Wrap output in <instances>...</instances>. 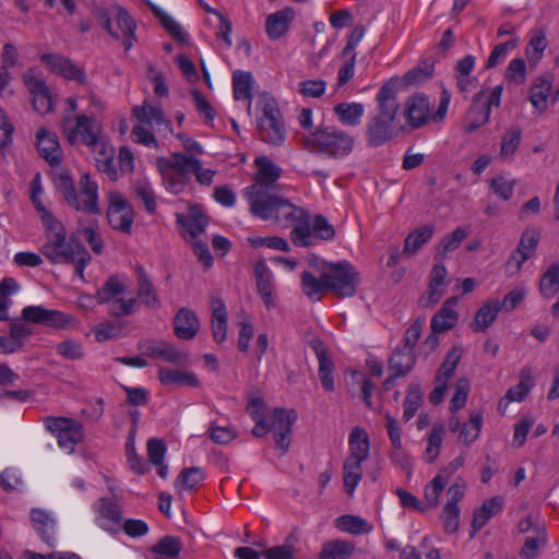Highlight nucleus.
I'll list each match as a JSON object with an SVG mask.
<instances>
[{"label":"nucleus","instance_id":"obj_63","mask_svg":"<svg viewBox=\"0 0 559 559\" xmlns=\"http://www.w3.org/2000/svg\"><path fill=\"white\" fill-rule=\"evenodd\" d=\"M520 142L521 130L518 128L508 130L502 138L500 156L503 158L512 156L520 145Z\"/></svg>","mask_w":559,"mask_h":559},{"label":"nucleus","instance_id":"obj_61","mask_svg":"<svg viewBox=\"0 0 559 559\" xmlns=\"http://www.w3.org/2000/svg\"><path fill=\"white\" fill-rule=\"evenodd\" d=\"M158 358H163L178 366H185L189 361L188 354L180 352L176 346L167 342H160V354Z\"/></svg>","mask_w":559,"mask_h":559},{"label":"nucleus","instance_id":"obj_46","mask_svg":"<svg viewBox=\"0 0 559 559\" xmlns=\"http://www.w3.org/2000/svg\"><path fill=\"white\" fill-rule=\"evenodd\" d=\"M547 543V533L544 524H536L535 536H530L525 539L524 546L521 550V556L524 559H534L537 556V550L540 546Z\"/></svg>","mask_w":559,"mask_h":559},{"label":"nucleus","instance_id":"obj_8","mask_svg":"<svg viewBox=\"0 0 559 559\" xmlns=\"http://www.w3.org/2000/svg\"><path fill=\"white\" fill-rule=\"evenodd\" d=\"M177 153L168 158H158L157 164L163 175L166 189L171 193H180L190 181V169L179 160Z\"/></svg>","mask_w":559,"mask_h":559},{"label":"nucleus","instance_id":"obj_2","mask_svg":"<svg viewBox=\"0 0 559 559\" xmlns=\"http://www.w3.org/2000/svg\"><path fill=\"white\" fill-rule=\"evenodd\" d=\"M397 78L390 79L377 95L378 114L367 126V139L371 146H380L391 140L394 134L393 122L397 116L400 104L396 99Z\"/></svg>","mask_w":559,"mask_h":559},{"label":"nucleus","instance_id":"obj_44","mask_svg":"<svg viewBox=\"0 0 559 559\" xmlns=\"http://www.w3.org/2000/svg\"><path fill=\"white\" fill-rule=\"evenodd\" d=\"M179 160L186 164L190 169V175L194 174L197 181L201 185L210 186L213 181L214 171L211 169H202L201 160L195 156H187L182 153H177L176 156Z\"/></svg>","mask_w":559,"mask_h":559},{"label":"nucleus","instance_id":"obj_35","mask_svg":"<svg viewBox=\"0 0 559 559\" xmlns=\"http://www.w3.org/2000/svg\"><path fill=\"white\" fill-rule=\"evenodd\" d=\"M333 111L343 124L354 127L360 123L365 108L360 103H340Z\"/></svg>","mask_w":559,"mask_h":559},{"label":"nucleus","instance_id":"obj_26","mask_svg":"<svg viewBox=\"0 0 559 559\" xmlns=\"http://www.w3.org/2000/svg\"><path fill=\"white\" fill-rule=\"evenodd\" d=\"M254 163L258 166V173L253 185H261L266 190L274 188L275 182L281 177V168L266 156L257 157Z\"/></svg>","mask_w":559,"mask_h":559},{"label":"nucleus","instance_id":"obj_55","mask_svg":"<svg viewBox=\"0 0 559 559\" xmlns=\"http://www.w3.org/2000/svg\"><path fill=\"white\" fill-rule=\"evenodd\" d=\"M461 357V348L459 346L452 347L447 354L445 359L441 364L436 377L449 381V379L454 374Z\"/></svg>","mask_w":559,"mask_h":559},{"label":"nucleus","instance_id":"obj_30","mask_svg":"<svg viewBox=\"0 0 559 559\" xmlns=\"http://www.w3.org/2000/svg\"><path fill=\"white\" fill-rule=\"evenodd\" d=\"M416 364L414 350L403 347L396 348L388 360L389 369L395 372V377H405Z\"/></svg>","mask_w":559,"mask_h":559},{"label":"nucleus","instance_id":"obj_24","mask_svg":"<svg viewBox=\"0 0 559 559\" xmlns=\"http://www.w3.org/2000/svg\"><path fill=\"white\" fill-rule=\"evenodd\" d=\"M295 19L293 8H284L275 13L270 14L265 21V31L270 39H280L289 28V24Z\"/></svg>","mask_w":559,"mask_h":559},{"label":"nucleus","instance_id":"obj_1","mask_svg":"<svg viewBox=\"0 0 559 559\" xmlns=\"http://www.w3.org/2000/svg\"><path fill=\"white\" fill-rule=\"evenodd\" d=\"M300 284L305 295L313 300H320L324 292H331L341 298L353 297L360 284V274L348 261L342 260L328 266L323 278H317L310 271L300 275Z\"/></svg>","mask_w":559,"mask_h":559},{"label":"nucleus","instance_id":"obj_43","mask_svg":"<svg viewBox=\"0 0 559 559\" xmlns=\"http://www.w3.org/2000/svg\"><path fill=\"white\" fill-rule=\"evenodd\" d=\"M350 455L348 457H356L366 460L369 454V438L366 431L359 427L352 430L349 435Z\"/></svg>","mask_w":559,"mask_h":559},{"label":"nucleus","instance_id":"obj_50","mask_svg":"<svg viewBox=\"0 0 559 559\" xmlns=\"http://www.w3.org/2000/svg\"><path fill=\"white\" fill-rule=\"evenodd\" d=\"M534 384L531 370L527 368L522 369L521 379L516 386L510 388L506 394V399L510 402H521L528 394Z\"/></svg>","mask_w":559,"mask_h":559},{"label":"nucleus","instance_id":"obj_47","mask_svg":"<svg viewBox=\"0 0 559 559\" xmlns=\"http://www.w3.org/2000/svg\"><path fill=\"white\" fill-rule=\"evenodd\" d=\"M435 62L430 60H425L418 67L409 70L403 76V82L406 86H413L421 84L433 75Z\"/></svg>","mask_w":559,"mask_h":559},{"label":"nucleus","instance_id":"obj_7","mask_svg":"<svg viewBox=\"0 0 559 559\" xmlns=\"http://www.w3.org/2000/svg\"><path fill=\"white\" fill-rule=\"evenodd\" d=\"M258 130L262 141L275 146L284 143L286 136L285 126L275 102H266L263 116L259 119Z\"/></svg>","mask_w":559,"mask_h":559},{"label":"nucleus","instance_id":"obj_64","mask_svg":"<svg viewBox=\"0 0 559 559\" xmlns=\"http://www.w3.org/2000/svg\"><path fill=\"white\" fill-rule=\"evenodd\" d=\"M447 485V479L438 474L425 488V498L427 502L437 507L439 504V496L443 491Z\"/></svg>","mask_w":559,"mask_h":559},{"label":"nucleus","instance_id":"obj_51","mask_svg":"<svg viewBox=\"0 0 559 559\" xmlns=\"http://www.w3.org/2000/svg\"><path fill=\"white\" fill-rule=\"evenodd\" d=\"M124 290L126 287L119 281L118 276L111 275L97 290L96 299L99 304H107L110 302L115 297L121 295Z\"/></svg>","mask_w":559,"mask_h":559},{"label":"nucleus","instance_id":"obj_52","mask_svg":"<svg viewBox=\"0 0 559 559\" xmlns=\"http://www.w3.org/2000/svg\"><path fill=\"white\" fill-rule=\"evenodd\" d=\"M76 121L79 122L80 134L82 136L83 142L87 146L92 147L94 152L100 150L102 144L105 143L99 142L98 134L91 124L90 118L86 115H79L76 117Z\"/></svg>","mask_w":559,"mask_h":559},{"label":"nucleus","instance_id":"obj_25","mask_svg":"<svg viewBox=\"0 0 559 559\" xmlns=\"http://www.w3.org/2000/svg\"><path fill=\"white\" fill-rule=\"evenodd\" d=\"M503 502L504 500L502 497L496 496L485 500L481 507L474 511L472 520V536L480 531L491 516L496 515L502 510Z\"/></svg>","mask_w":559,"mask_h":559},{"label":"nucleus","instance_id":"obj_28","mask_svg":"<svg viewBox=\"0 0 559 559\" xmlns=\"http://www.w3.org/2000/svg\"><path fill=\"white\" fill-rule=\"evenodd\" d=\"M211 306L213 337L218 344H221L227 336V310L224 301L215 296L211 299Z\"/></svg>","mask_w":559,"mask_h":559},{"label":"nucleus","instance_id":"obj_11","mask_svg":"<svg viewBox=\"0 0 559 559\" xmlns=\"http://www.w3.org/2000/svg\"><path fill=\"white\" fill-rule=\"evenodd\" d=\"M540 231L536 228H527L521 236L518 248L511 253L507 262V272L510 276L520 272L523 263L535 254Z\"/></svg>","mask_w":559,"mask_h":559},{"label":"nucleus","instance_id":"obj_10","mask_svg":"<svg viewBox=\"0 0 559 559\" xmlns=\"http://www.w3.org/2000/svg\"><path fill=\"white\" fill-rule=\"evenodd\" d=\"M107 218L112 228L130 234L134 221L133 207L120 193L110 192Z\"/></svg>","mask_w":559,"mask_h":559},{"label":"nucleus","instance_id":"obj_54","mask_svg":"<svg viewBox=\"0 0 559 559\" xmlns=\"http://www.w3.org/2000/svg\"><path fill=\"white\" fill-rule=\"evenodd\" d=\"M58 438V444L67 449L70 453L74 451V447L82 440V426L75 420L72 423L71 427H68L63 430Z\"/></svg>","mask_w":559,"mask_h":559},{"label":"nucleus","instance_id":"obj_22","mask_svg":"<svg viewBox=\"0 0 559 559\" xmlns=\"http://www.w3.org/2000/svg\"><path fill=\"white\" fill-rule=\"evenodd\" d=\"M254 275L257 281V289L267 309L274 308L273 300L274 282L272 273L264 260L255 263Z\"/></svg>","mask_w":559,"mask_h":559},{"label":"nucleus","instance_id":"obj_48","mask_svg":"<svg viewBox=\"0 0 559 559\" xmlns=\"http://www.w3.org/2000/svg\"><path fill=\"white\" fill-rule=\"evenodd\" d=\"M445 429L443 425L436 424L428 436V445L425 451V461L429 464L433 463L438 457L443 441Z\"/></svg>","mask_w":559,"mask_h":559},{"label":"nucleus","instance_id":"obj_18","mask_svg":"<svg viewBox=\"0 0 559 559\" xmlns=\"http://www.w3.org/2000/svg\"><path fill=\"white\" fill-rule=\"evenodd\" d=\"M61 252L69 255V258H67L64 261H61L60 264H73L75 274L83 280L84 270L91 262L92 258L79 237L72 234L69 237L67 245L62 248Z\"/></svg>","mask_w":559,"mask_h":559},{"label":"nucleus","instance_id":"obj_45","mask_svg":"<svg viewBox=\"0 0 559 559\" xmlns=\"http://www.w3.org/2000/svg\"><path fill=\"white\" fill-rule=\"evenodd\" d=\"M559 290V263L551 264L542 275L539 292L547 298H552Z\"/></svg>","mask_w":559,"mask_h":559},{"label":"nucleus","instance_id":"obj_42","mask_svg":"<svg viewBox=\"0 0 559 559\" xmlns=\"http://www.w3.org/2000/svg\"><path fill=\"white\" fill-rule=\"evenodd\" d=\"M153 14L159 20L163 27L169 35L178 43L185 44L188 41V35L182 29L181 25L176 22L171 16L162 11L158 7L151 4Z\"/></svg>","mask_w":559,"mask_h":559},{"label":"nucleus","instance_id":"obj_38","mask_svg":"<svg viewBox=\"0 0 559 559\" xmlns=\"http://www.w3.org/2000/svg\"><path fill=\"white\" fill-rule=\"evenodd\" d=\"M501 311L500 301L491 300L480 307L475 316V332L486 331L496 320L498 313Z\"/></svg>","mask_w":559,"mask_h":559},{"label":"nucleus","instance_id":"obj_9","mask_svg":"<svg viewBox=\"0 0 559 559\" xmlns=\"http://www.w3.org/2000/svg\"><path fill=\"white\" fill-rule=\"evenodd\" d=\"M246 195L250 203L252 215L263 221L274 218L281 197L272 194L261 185H252L247 189Z\"/></svg>","mask_w":559,"mask_h":559},{"label":"nucleus","instance_id":"obj_40","mask_svg":"<svg viewBox=\"0 0 559 559\" xmlns=\"http://www.w3.org/2000/svg\"><path fill=\"white\" fill-rule=\"evenodd\" d=\"M457 320L459 316L456 311L443 305L431 320V330L433 333L447 332L456 325Z\"/></svg>","mask_w":559,"mask_h":559},{"label":"nucleus","instance_id":"obj_53","mask_svg":"<svg viewBox=\"0 0 559 559\" xmlns=\"http://www.w3.org/2000/svg\"><path fill=\"white\" fill-rule=\"evenodd\" d=\"M421 401L423 392L420 385L418 383H411L408 386L406 399L404 401L403 419L405 421H408L411 418H413L418 407L420 406Z\"/></svg>","mask_w":559,"mask_h":559},{"label":"nucleus","instance_id":"obj_57","mask_svg":"<svg viewBox=\"0 0 559 559\" xmlns=\"http://www.w3.org/2000/svg\"><path fill=\"white\" fill-rule=\"evenodd\" d=\"M182 549L180 538L175 536H165L160 538L152 548V551L166 557H177Z\"/></svg>","mask_w":559,"mask_h":559},{"label":"nucleus","instance_id":"obj_23","mask_svg":"<svg viewBox=\"0 0 559 559\" xmlns=\"http://www.w3.org/2000/svg\"><path fill=\"white\" fill-rule=\"evenodd\" d=\"M177 224L188 234L191 238H197L204 233L209 223L207 216L203 213L202 207L198 204L190 207V214H177Z\"/></svg>","mask_w":559,"mask_h":559},{"label":"nucleus","instance_id":"obj_5","mask_svg":"<svg viewBox=\"0 0 559 559\" xmlns=\"http://www.w3.org/2000/svg\"><path fill=\"white\" fill-rule=\"evenodd\" d=\"M93 15L102 27L114 38L120 39L118 31L114 29L111 23V15L115 16L118 27L120 28L123 37V47L128 51L136 41L135 29L136 23L130 13L120 4H114L110 11L104 8L95 7Z\"/></svg>","mask_w":559,"mask_h":559},{"label":"nucleus","instance_id":"obj_17","mask_svg":"<svg viewBox=\"0 0 559 559\" xmlns=\"http://www.w3.org/2000/svg\"><path fill=\"white\" fill-rule=\"evenodd\" d=\"M318 360H319V379L322 388L326 392H333L335 390L333 372L335 370V364L329 355L325 344L320 340H313L310 343Z\"/></svg>","mask_w":559,"mask_h":559},{"label":"nucleus","instance_id":"obj_3","mask_svg":"<svg viewBox=\"0 0 559 559\" xmlns=\"http://www.w3.org/2000/svg\"><path fill=\"white\" fill-rule=\"evenodd\" d=\"M79 187L80 191L78 192L68 171L58 174L56 189L69 206L86 214H99L98 187L95 181L91 180L88 173L81 176Z\"/></svg>","mask_w":559,"mask_h":559},{"label":"nucleus","instance_id":"obj_59","mask_svg":"<svg viewBox=\"0 0 559 559\" xmlns=\"http://www.w3.org/2000/svg\"><path fill=\"white\" fill-rule=\"evenodd\" d=\"M123 323L118 320L100 322L94 328V335L97 342H105L119 336Z\"/></svg>","mask_w":559,"mask_h":559},{"label":"nucleus","instance_id":"obj_29","mask_svg":"<svg viewBox=\"0 0 559 559\" xmlns=\"http://www.w3.org/2000/svg\"><path fill=\"white\" fill-rule=\"evenodd\" d=\"M158 380L164 385L197 388L200 384L199 378L193 372L174 370L167 367L158 369Z\"/></svg>","mask_w":559,"mask_h":559},{"label":"nucleus","instance_id":"obj_58","mask_svg":"<svg viewBox=\"0 0 559 559\" xmlns=\"http://www.w3.org/2000/svg\"><path fill=\"white\" fill-rule=\"evenodd\" d=\"M22 81L32 97L49 91V87L34 68L26 70L22 75Z\"/></svg>","mask_w":559,"mask_h":559},{"label":"nucleus","instance_id":"obj_39","mask_svg":"<svg viewBox=\"0 0 559 559\" xmlns=\"http://www.w3.org/2000/svg\"><path fill=\"white\" fill-rule=\"evenodd\" d=\"M467 235L468 231L465 228L457 227L451 234L444 236L436 249L435 260L441 261L448 252L457 249Z\"/></svg>","mask_w":559,"mask_h":559},{"label":"nucleus","instance_id":"obj_20","mask_svg":"<svg viewBox=\"0 0 559 559\" xmlns=\"http://www.w3.org/2000/svg\"><path fill=\"white\" fill-rule=\"evenodd\" d=\"M430 104L423 94L411 96L405 104V117L408 124L415 129L423 127L429 120Z\"/></svg>","mask_w":559,"mask_h":559},{"label":"nucleus","instance_id":"obj_32","mask_svg":"<svg viewBox=\"0 0 559 559\" xmlns=\"http://www.w3.org/2000/svg\"><path fill=\"white\" fill-rule=\"evenodd\" d=\"M552 76L543 74L533 83L531 87L530 100L532 105L540 112L547 109V99L551 90Z\"/></svg>","mask_w":559,"mask_h":559},{"label":"nucleus","instance_id":"obj_13","mask_svg":"<svg viewBox=\"0 0 559 559\" xmlns=\"http://www.w3.org/2000/svg\"><path fill=\"white\" fill-rule=\"evenodd\" d=\"M298 415L295 409H286L276 407L273 414V431L276 448L285 454L292 441L293 425L296 423Z\"/></svg>","mask_w":559,"mask_h":559},{"label":"nucleus","instance_id":"obj_34","mask_svg":"<svg viewBox=\"0 0 559 559\" xmlns=\"http://www.w3.org/2000/svg\"><path fill=\"white\" fill-rule=\"evenodd\" d=\"M435 227L431 224L424 225L413 230L404 241L403 252L414 255L433 235Z\"/></svg>","mask_w":559,"mask_h":559},{"label":"nucleus","instance_id":"obj_41","mask_svg":"<svg viewBox=\"0 0 559 559\" xmlns=\"http://www.w3.org/2000/svg\"><path fill=\"white\" fill-rule=\"evenodd\" d=\"M252 75L250 72L237 70L233 73L234 98L236 100L252 98Z\"/></svg>","mask_w":559,"mask_h":559},{"label":"nucleus","instance_id":"obj_14","mask_svg":"<svg viewBox=\"0 0 559 559\" xmlns=\"http://www.w3.org/2000/svg\"><path fill=\"white\" fill-rule=\"evenodd\" d=\"M22 319L28 323L63 329L70 322V317L58 310L46 309L43 306H26L22 310Z\"/></svg>","mask_w":559,"mask_h":559},{"label":"nucleus","instance_id":"obj_4","mask_svg":"<svg viewBox=\"0 0 559 559\" xmlns=\"http://www.w3.org/2000/svg\"><path fill=\"white\" fill-rule=\"evenodd\" d=\"M354 138L336 127H319L309 135L302 138L306 150L323 154L332 158H342L354 150Z\"/></svg>","mask_w":559,"mask_h":559},{"label":"nucleus","instance_id":"obj_16","mask_svg":"<svg viewBox=\"0 0 559 559\" xmlns=\"http://www.w3.org/2000/svg\"><path fill=\"white\" fill-rule=\"evenodd\" d=\"M502 94V86L497 85L490 93L487 99H484V92H479L474 96L473 104L471 106V116L476 111H479V119H473L471 124L467 127V132H474L480 126L489 120L490 109L492 106H499Z\"/></svg>","mask_w":559,"mask_h":559},{"label":"nucleus","instance_id":"obj_33","mask_svg":"<svg viewBox=\"0 0 559 559\" xmlns=\"http://www.w3.org/2000/svg\"><path fill=\"white\" fill-rule=\"evenodd\" d=\"M138 272V296L139 298L152 309H156L159 307V299L156 294L155 287L150 281L147 274L145 273L143 266L136 267Z\"/></svg>","mask_w":559,"mask_h":559},{"label":"nucleus","instance_id":"obj_60","mask_svg":"<svg viewBox=\"0 0 559 559\" xmlns=\"http://www.w3.org/2000/svg\"><path fill=\"white\" fill-rule=\"evenodd\" d=\"M469 393V381L466 378H460L454 386V394L450 401V412L456 413L466 404Z\"/></svg>","mask_w":559,"mask_h":559},{"label":"nucleus","instance_id":"obj_21","mask_svg":"<svg viewBox=\"0 0 559 559\" xmlns=\"http://www.w3.org/2000/svg\"><path fill=\"white\" fill-rule=\"evenodd\" d=\"M174 333L185 341L195 337L200 330V321L195 312L189 308H180L174 318Z\"/></svg>","mask_w":559,"mask_h":559},{"label":"nucleus","instance_id":"obj_27","mask_svg":"<svg viewBox=\"0 0 559 559\" xmlns=\"http://www.w3.org/2000/svg\"><path fill=\"white\" fill-rule=\"evenodd\" d=\"M309 212L301 207L292 204L288 200L281 197L274 219L284 226L296 224L295 226L302 225V221L308 219Z\"/></svg>","mask_w":559,"mask_h":559},{"label":"nucleus","instance_id":"obj_49","mask_svg":"<svg viewBox=\"0 0 559 559\" xmlns=\"http://www.w3.org/2000/svg\"><path fill=\"white\" fill-rule=\"evenodd\" d=\"M483 414L478 411H474L469 415L468 423H465L460 432V438L466 445H471L477 440L481 430Z\"/></svg>","mask_w":559,"mask_h":559},{"label":"nucleus","instance_id":"obj_15","mask_svg":"<svg viewBox=\"0 0 559 559\" xmlns=\"http://www.w3.org/2000/svg\"><path fill=\"white\" fill-rule=\"evenodd\" d=\"M41 62L47 64L50 70L67 79L79 83H85L86 76L83 68L78 67L69 58L59 53H44L40 56Z\"/></svg>","mask_w":559,"mask_h":559},{"label":"nucleus","instance_id":"obj_62","mask_svg":"<svg viewBox=\"0 0 559 559\" xmlns=\"http://www.w3.org/2000/svg\"><path fill=\"white\" fill-rule=\"evenodd\" d=\"M204 479V473L200 467L183 468L178 478L177 485H182L186 489L192 490Z\"/></svg>","mask_w":559,"mask_h":559},{"label":"nucleus","instance_id":"obj_19","mask_svg":"<svg viewBox=\"0 0 559 559\" xmlns=\"http://www.w3.org/2000/svg\"><path fill=\"white\" fill-rule=\"evenodd\" d=\"M36 140L39 155L50 166L59 165L61 163V148L57 134L41 127L36 133Z\"/></svg>","mask_w":559,"mask_h":559},{"label":"nucleus","instance_id":"obj_31","mask_svg":"<svg viewBox=\"0 0 559 559\" xmlns=\"http://www.w3.org/2000/svg\"><path fill=\"white\" fill-rule=\"evenodd\" d=\"M355 549V544L350 540L333 539L323 544L319 559H349Z\"/></svg>","mask_w":559,"mask_h":559},{"label":"nucleus","instance_id":"obj_12","mask_svg":"<svg viewBox=\"0 0 559 559\" xmlns=\"http://www.w3.org/2000/svg\"><path fill=\"white\" fill-rule=\"evenodd\" d=\"M46 242L40 248V253L46 257L51 263L59 264L64 261L69 255L61 252L62 248L67 245V231L60 221L52 223L45 227Z\"/></svg>","mask_w":559,"mask_h":559},{"label":"nucleus","instance_id":"obj_6","mask_svg":"<svg viewBox=\"0 0 559 559\" xmlns=\"http://www.w3.org/2000/svg\"><path fill=\"white\" fill-rule=\"evenodd\" d=\"M335 237V228L328 218L318 214L310 219L302 221V225L295 226L290 231V239L295 246L311 247L317 239L329 241Z\"/></svg>","mask_w":559,"mask_h":559},{"label":"nucleus","instance_id":"obj_36","mask_svg":"<svg viewBox=\"0 0 559 559\" xmlns=\"http://www.w3.org/2000/svg\"><path fill=\"white\" fill-rule=\"evenodd\" d=\"M31 521L34 528L38 532L41 539L51 545L52 533L55 528V520L43 509H32Z\"/></svg>","mask_w":559,"mask_h":559},{"label":"nucleus","instance_id":"obj_37","mask_svg":"<svg viewBox=\"0 0 559 559\" xmlns=\"http://www.w3.org/2000/svg\"><path fill=\"white\" fill-rule=\"evenodd\" d=\"M335 526L352 535H364L372 531V525L358 515L345 514L335 520Z\"/></svg>","mask_w":559,"mask_h":559},{"label":"nucleus","instance_id":"obj_56","mask_svg":"<svg viewBox=\"0 0 559 559\" xmlns=\"http://www.w3.org/2000/svg\"><path fill=\"white\" fill-rule=\"evenodd\" d=\"M248 242L250 246L254 249L261 248V247H267L274 250H280L284 252H288L290 250L289 243L287 240H285L282 237L278 236H269V237H261V236H252L249 237Z\"/></svg>","mask_w":559,"mask_h":559}]
</instances>
